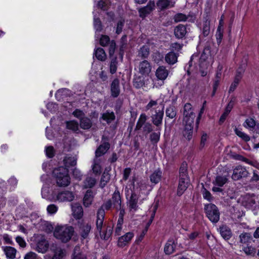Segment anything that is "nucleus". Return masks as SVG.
<instances>
[{
    "mask_svg": "<svg viewBox=\"0 0 259 259\" xmlns=\"http://www.w3.org/2000/svg\"><path fill=\"white\" fill-rule=\"evenodd\" d=\"M236 101V98L234 97H233L231 98V100L228 103L227 106L226 107L225 110L223 114L222 115V116L220 117V122H224V121L225 120L226 117L228 116L229 113L231 111L232 108L233 107L235 102Z\"/></svg>",
    "mask_w": 259,
    "mask_h": 259,
    "instance_id": "21",
    "label": "nucleus"
},
{
    "mask_svg": "<svg viewBox=\"0 0 259 259\" xmlns=\"http://www.w3.org/2000/svg\"><path fill=\"white\" fill-rule=\"evenodd\" d=\"M256 123V122L254 119L249 117L245 120L243 125L249 131H251V130H253V127H254Z\"/></svg>",
    "mask_w": 259,
    "mask_h": 259,
    "instance_id": "33",
    "label": "nucleus"
},
{
    "mask_svg": "<svg viewBox=\"0 0 259 259\" xmlns=\"http://www.w3.org/2000/svg\"><path fill=\"white\" fill-rule=\"evenodd\" d=\"M176 245L171 241H168L164 247V252L167 254H170L175 251Z\"/></svg>",
    "mask_w": 259,
    "mask_h": 259,
    "instance_id": "38",
    "label": "nucleus"
},
{
    "mask_svg": "<svg viewBox=\"0 0 259 259\" xmlns=\"http://www.w3.org/2000/svg\"><path fill=\"white\" fill-rule=\"evenodd\" d=\"M48 247V242L46 240H41L37 243L36 250L38 252L44 253L47 251Z\"/></svg>",
    "mask_w": 259,
    "mask_h": 259,
    "instance_id": "28",
    "label": "nucleus"
},
{
    "mask_svg": "<svg viewBox=\"0 0 259 259\" xmlns=\"http://www.w3.org/2000/svg\"><path fill=\"white\" fill-rule=\"evenodd\" d=\"M78 232L83 239L88 238L91 230V226L85 222L80 223L78 225Z\"/></svg>",
    "mask_w": 259,
    "mask_h": 259,
    "instance_id": "11",
    "label": "nucleus"
},
{
    "mask_svg": "<svg viewBox=\"0 0 259 259\" xmlns=\"http://www.w3.org/2000/svg\"><path fill=\"white\" fill-rule=\"evenodd\" d=\"M72 215L76 219H80L83 216V209L82 206L78 203L71 204Z\"/></svg>",
    "mask_w": 259,
    "mask_h": 259,
    "instance_id": "16",
    "label": "nucleus"
},
{
    "mask_svg": "<svg viewBox=\"0 0 259 259\" xmlns=\"http://www.w3.org/2000/svg\"><path fill=\"white\" fill-rule=\"evenodd\" d=\"M111 95L113 97H117L120 93L119 80L117 78L114 79L111 84Z\"/></svg>",
    "mask_w": 259,
    "mask_h": 259,
    "instance_id": "22",
    "label": "nucleus"
},
{
    "mask_svg": "<svg viewBox=\"0 0 259 259\" xmlns=\"http://www.w3.org/2000/svg\"><path fill=\"white\" fill-rule=\"evenodd\" d=\"M98 231L100 233V236L101 238L105 240H107L111 236L112 232V229L111 227H108L106 229V232L105 233H103V234H101V231L100 232L99 231Z\"/></svg>",
    "mask_w": 259,
    "mask_h": 259,
    "instance_id": "51",
    "label": "nucleus"
},
{
    "mask_svg": "<svg viewBox=\"0 0 259 259\" xmlns=\"http://www.w3.org/2000/svg\"><path fill=\"white\" fill-rule=\"evenodd\" d=\"M93 195L92 190H88L83 197V204L85 207H89L93 200Z\"/></svg>",
    "mask_w": 259,
    "mask_h": 259,
    "instance_id": "27",
    "label": "nucleus"
},
{
    "mask_svg": "<svg viewBox=\"0 0 259 259\" xmlns=\"http://www.w3.org/2000/svg\"><path fill=\"white\" fill-rule=\"evenodd\" d=\"M112 205L111 200H109L98 209L96 220V227L98 231L100 232L102 230L105 217V209L108 210Z\"/></svg>",
    "mask_w": 259,
    "mask_h": 259,
    "instance_id": "4",
    "label": "nucleus"
},
{
    "mask_svg": "<svg viewBox=\"0 0 259 259\" xmlns=\"http://www.w3.org/2000/svg\"><path fill=\"white\" fill-rule=\"evenodd\" d=\"M66 126L67 128L74 132L78 130V124L74 120L67 121L66 122Z\"/></svg>",
    "mask_w": 259,
    "mask_h": 259,
    "instance_id": "44",
    "label": "nucleus"
},
{
    "mask_svg": "<svg viewBox=\"0 0 259 259\" xmlns=\"http://www.w3.org/2000/svg\"><path fill=\"white\" fill-rule=\"evenodd\" d=\"M147 119V116L145 114H141L137 122L135 130H140L147 123L146 122Z\"/></svg>",
    "mask_w": 259,
    "mask_h": 259,
    "instance_id": "34",
    "label": "nucleus"
},
{
    "mask_svg": "<svg viewBox=\"0 0 259 259\" xmlns=\"http://www.w3.org/2000/svg\"><path fill=\"white\" fill-rule=\"evenodd\" d=\"M152 60L156 63H159L162 61L163 56L162 54L158 52H156L152 56Z\"/></svg>",
    "mask_w": 259,
    "mask_h": 259,
    "instance_id": "48",
    "label": "nucleus"
},
{
    "mask_svg": "<svg viewBox=\"0 0 259 259\" xmlns=\"http://www.w3.org/2000/svg\"><path fill=\"white\" fill-rule=\"evenodd\" d=\"M155 4L154 2L149 3L146 7L140 8L139 10V16L142 18H145L154 9Z\"/></svg>",
    "mask_w": 259,
    "mask_h": 259,
    "instance_id": "15",
    "label": "nucleus"
},
{
    "mask_svg": "<svg viewBox=\"0 0 259 259\" xmlns=\"http://www.w3.org/2000/svg\"><path fill=\"white\" fill-rule=\"evenodd\" d=\"M110 180V175L108 172H104L102 175L101 181H100V186L102 188L105 187V186L107 184L108 182Z\"/></svg>",
    "mask_w": 259,
    "mask_h": 259,
    "instance_id": "42",
    "label": "nucleus"
},
{
    "mask_svg": "<svg viewBox=\"0 0 259 259\" xmlns=\"http://www.w3.org/2000/svg\"><path fill=\"white\" fill-rule=\"evenodd\" d=\"M144 84V78L142 77H137L134 80V85L137 89L143 87Z\"/></svg>",
    "mask_w": 259,
    "mask_h": 259,
    "instance_id": "47",
    "label": "nucleus"
},
{
    "mask_svg": "<svg viewBox=\"0 0 259 259\" xmlns=\"http://www.w3.org/2000/svg\"><path fill=\"white\" fill-rule=\"evenodd\" d=\"M169 73V71L163 66H159L157 68L155 72V75L159 80H165Z\"/></svg>",
    "mask_w": 259,
    "mask_h": 259,
    "instance_id": "18",
    "label": "nucleus"
},
{
    "mask_svg": "<svg viewBox=\"0 0 259 259\" xmlns=\"http://www.w3.org/2000/svg\"><path fill=\"white\" fill-rule=\"evenodd\" d=\"M178 56L174 52H170L165 57V60L169 64H174L177 62Z\"/></svg>",
    "mask_w": 259,
    "mask_h": 259,
    "instance_id": "29",
    "label": "nucleus"
},
{
    "mask_svg": "<svg viewBox=\"0 0 259 259\" xmlns=\"http://www.w3.org/2000/svg\"><path fill=\"white\" fill-rule=\"evenodd\" d=\"M2 249L5 252L7 258L13 259L16 257L17 250L14 247L11 246H3Z\"/></svg>",
    "mask_w": 259,
    "mask_h": 259,
    "instance_id": "25",
    "label": "nucleus"
},
{
    "mask_svg": "<svg viewBox=\"0 0 259 259\" xmlns=\"http://www.w3.org/2000/svg\"><path fill=\"white\" fill-rule=\"evenodd\" d=\"M202 193L203 197L205 199H206L209 201H210L213 199V197L211 196L210 193L204 187L202 190Z\"/></svg>",
    "mask_w": 259,
    "mask_h": 259,
    "instance_id": "57",
    "label": "nucleus"
},
{
    "mask_svg": "<svg viewBox=\"0 0 259 259\" xmlns=\"http://www.w3.org/2000/svg\"><path fill=\"white\" fill-rule=\"evenodd\" d=\"M111 42L110 38L108 36L102 35L100 39V44L103 46L105 47L110 44Z\"/></svg>",
    "mask_w": 259,
    "mask_h": 259,
    "instance_id": "53",
    "label": "nucleus"
},
{
    "mask_svg": "<svg viewBox=\"0 0 259 259\" xmlns=\"http://www.w3.org/2000/svg\"><path fill=\"white\" fill-rule=\"evenodd\" d=\"M137 203L138 197L137 195L135 193H132L128 201V206L131 211H135L137 210L138 208Z\"/></svg>",
    "mask_w": 259,
    "mask_h": 259,
    "instance_id": "26",
    "label": "nucleus"
},
{
    "mask_svg": "<svg viewBox=\"0 0 259 259\" xmlns=\"http://www.w3.org/2000/svg\"><path fill=\"white\" fill-rule=\"evenodd\" d=\"M50 249L53 253L52 259H63L66 256L65 249L56 244H53Z\"/></svg>",
    "mask_w": 259,
    "mask_h": 259,
    "instance_id": "8",
    "label": "nucleus"
},
{
    "mask_svg": "<svg viewBox=\"0 0 259 259\" xmlns=\"http://www.w3.org/2000/svg\"><path fill=\"white\" fill-rule=\"evenodd\" d=\"M47 156L49 158H52L54 156L55 151L53 147L49 146L46 149Z\"/></svg>",
    "mask_w": 259,
    "mask_h": 259,
    "instance_id": "64",
    "label": "nucleus"
},
{
    "mask_svg": "<svg viewBox=\"0 0 259 259\" xmlns=\"http://www.w3.org/2000/svg\"><path fill=\"white\" fill-rule=\"evenodd\" d=\"M220 233L225 240L230 239L232 235L230 229L224 226L220 228Z\"/></svg>",
    "mask_w": 259,
    "mask_h": 259,
    "instance_id": "37",
    "label": "nucleus"
},
{
    "mask_svg": "<svg viewBox=\"0 0 259 259\" xmlns=\"http://www.w3.org/2000/svg\"><path fill=\"white\" fill-rule=\"evenodd\" d=\"M248 175V172L245 167L238 166L234 169L232 178L234 180H238L241 178L246 177Z\"/></svg>",
    "mask_w": 259,
    "mask_h": 259,
    "instance_id": "10",
    "label": "nucleus"
},
{
    "mask_svg": "<svg viewBox=\"0 0 259 259\" xmlns=\"http://www.w3.org/2000/svg\"><path fill=\"white\" fill-rule=\"evenodd\" d=\"M53 176L56 183L59 187H67L70 183V178L68 169L63 166L55 168L53 171Z\"/></svg>",
    "mask_w": 259,
    "mask_h": 259,
    "instance_id": "3",
    "label": "nucleus"
},
{
    "mask_svg": "<svg viewBox=\"0 0 259 259\" xmlns=\"http://www.w3.org/2000/svg\"><path fill=\"white\" fill-rule=\"evenodd\" d=\"M180 178H188L186 163H183L180 167Z\"/></svg>",
    "mask_w": 259,
    "mask_h": 259,
    "instance_id": "49",
    "label": "nucleus"
},
{
    "mask_svg": "<svg viewBox=\"0 0 259 259\" xmlns=\"http://www.w3.org/2000/svg\"><path fill=\"white\" fill-rule=\"evenodd\" d=\"M235 134L240 138H241L242 140H243L245 142H248L250 140V137L248 135H247L245 133L242 132L238 128L235 129Z\"/></svg>",
    "mask_w": 259,
    "mask_h": 259,
    "instance_id": "45",
    "label": "nucleus"
},
{
    "mask_svg": "<svg viewBox=\"0 0 259 259\" xmlns=\"http://www.w3.org/2000/svg\"><path fill=\"white\" fill-rule=\"evenodd\" d=\"M228 179L226 176H218L213 181V184L218 187H222L227 182Z\"/></svg>",
    "mask_w": 259,
    "mask_h": 259,
    "instance_id": "30",
    "label": "nucleus"
},
{
    "mask_svg": "<svg viewBox=\"0 0 259 259\" xmlns=\"http://www.w3.org/2000/svg\"><path fill=\"white\" fill-rule=\"evenodd\" d=\"M39 258L40 257L36 253L32 251L27 253L24 257V259H39Z\"/></svg>",
    "mask_w": 259,
    "mask_h": 259,
    "instance_id": "62",
    "label": "nucleus"
},
{
    "mask_svg": "<svg viewBox=\"0 0 259 259\" xmlns=\"http://www.w3.org/2000/svg\"><path fill=\"white\" fill-rule=\"evenodd\" d=\"M102 118L108 123H110L115 119V115L113 112H106L102 114Z\"/></svg>",
    "mask_w": 259,
    "mask_h": 259,
    "instance_id": "43",
    "label": "nucleus"
},
{
    "mask_svg": "<svg viewBox=\"0 0 259 259\" xmlns=\"http://www.w3.org/2000/svg\"><path fill=\"white\" fill-rule=\"evenodd\" d=\"M187 32L185 26L182 24H180L176 27L174 30V33L176 37L178 38H183L186 35Z\"/></svg>",
    "mask_w": 259,
    "mask_h": 259,
    "instance_id": "24",
    "label": "nucleus"
},
{
    "mask_svg": "<svg viewBox=\"0 0 259 259\" xmlns=\"http://www.w3.org/2000/svg\"><path fill=\"white\" fill-rule=\"evenodd\" d=\"M79 247H75L73 254V257L72 259H87L85 255L78 252Z\"/></svg>",
    "mask_w": 259,
    "mask_h": 259,
    "instance_id": "55",
    "label": "nucleus"
},
{
    "mask_svg": "<svg viewBox=\"0 0 259 259\" xmlns=\"http://www.w3.org/2000/svg\"><path fill=\"white\" fill-rule=\"evenodd\" d=\"M241 75L242 74H237L234 81L232 83L230 87L229 90V93L233 92L236 89L241 78Z\"/></svg>",
    "mask_w": 259,
    "mask_h": 259,
    "instance_id": "41",
    "label": "nucleus"
},
{
    "mask_svg": "<svg viewBox=\"0 0 259 259\" xmlns=\"http://www.w3.org/2000/svg\"><path fill=\"white\" fill-rule=\"evenodd\" d=\"M92 125L91 120L87 117H83L80 119V126L84 130L89 129Z\"/></svg>",
    "mask_w": 259,
    "mask_h": 259,
    "instance_id": "35",
    "label": "nucleus"
},
{
    "mask_svg": "<svg viewBox=\"0 0 259 259\" xmlns=\"http://www.w3.org/2000/svg\"><path fill=\"white\" fill-rule=\"evenodd\" d=\"M183 115V124L184 125L183 135L187 139L190 140L192 137L194 120L195 118V114L193 112L191 104L187 103L185 104Z\"/></svg>",
    "mask_w": 259,
    "mask_h": 259,
    "instance_id": "1",
    "label": "nucleus"
},
{
    "mask_svg": "<svg viewBox=\"0 0 259 259\" xmlns=\"http://www.w3.org/2000/svg\"><path fill=\"white\" fill-rule=\"evenodd\" d=\"M187 19V17L186 15L182 13H178L174 17V20L176 22L181 21H185Z\"/></svg>",
    "mask_w": 259,
    "mask_h": 259,
    "instance_id": "52",
    "label": "nucleus"
},
{
    "mask_svg": "<svg viewBox=\"0 0 259 259\" xmlns=\"http://www.w3.org/2000/svg\"><path fill=\"white\" fill-rule=\"evenodd\" d=\"M210 55V47L209 46H206L204 48L203 51L199 59V66L200 67L204 69L207 68L208 63L207 62V59Z\"/></svg>",
    "mask_w": 259,
    "mask_h": 259,
    "instance_id": "7",
    "label": "nucleus"
},
{
    "mask_svg": "<svg viewBox=\"0 0 259 259\" xmlns=\"http://www.w3.org/2000/svg\"><path fill=\"white\" fill-rule=\"evenodd\" d=\"M210 32V21L206 20L203 24L202 34L204 36L208 35Z\"/></svg>",
    "mask_w": 259,
    "mask_h": 259,
    "instance_id": "46",
    "label": "nucleus"
},
{
    "mask_svg": "<svg viewBox=\"0 0 259 259\" xmlns=\"http://www.w3.org/2000/svg\"><path fill=\"white\" fill-rule=\"evenodd\" d=\"M74 232L73 227L68 225L57 226L56 227L54 235L56 238L63 242L69 241Z\"/></svg>",
    "mask_w": 259,
    "mask_h": 259,
    "instance_id": "2",
    "label": "nucleus"
},
{
    "mask_svg": "<svg viewBox=\"0 0 259 259\" xmlns=\"http://www.w3.org/2000/svg\"><path fill=\"white\" fill-rule=\"evenodd\" d=\"M163 108L162 106L161 110L158 109L155 111V114L152 116V122L157 126L161 125L163 116Z\"/></svg>",
    "mask_w": 259,
    "mask_h": 259,
    "instance_id": "14",
    "label": "nucleus"
},
{
    "mask_svg": "<svg viewBox=\"0 0 259 259\" xmlns=\"http://www.w3.org/2000/svg\"><path fill=\"white\" fill-rule=\"evenodd\" d=\"M243 250L247 255H253L255 253V249L251 246L244 247Z\"/></svg>",
    "mask_w": 259,
    "mask_h": 259,
    "instance_id": "59",
    "label": "nucleus"
},
{
    "mask_svg": "<svg viewBox=\"0 0 259 259\" xmlns=\"http://www.w3.org/2000/svg\"><path fill=\"white\" fill-rule=\"evenodd\" d=\"M112 201L113 206L117 209H120L121 205V199L119 191L116 189L114 191L111 202Z\"/></svg>",
    "mask_w": 259,
    "mask_h": 259,
    "instance_id": "19",
    "label": "nucleus"
},
{
    "mask_svg": "<svg viewBox=\"0 0 259 259\" xmlns=\"http://www.w3.org/2000/svg\"><path fill=\"white\" fill-rule=\"evenodd\" d=\"M162 172L159 170H156L150 176V181L154 184L158 183L161 180Z\"/></svg>",
    "mask_w": 259,
    "mask_h": 259,
    "instance_id": "31",
    "label": "nucleus"
},
{
    "mask_svg": "<svg viewBox=\"0 0 259 259\" xmlns=\"http://www.w3.org/2000/svg\"><path fill=\"white\" fill-rule=\"evenodd\" d=\"M224 32V28H217L215 37L217 43L220 44L221 42Z\"/></svg>",
    "mask_w": 259,
    "mask_h": 259,
    "instance_id": "54",
    "label": "nucleus"
},
{
    "mask_svg": "<svg viewBox=\"0 0 259 259\" xmlns=\"http://www.w3.org/2000/svg\"><path fill=\"white\" fill-rule=\"evenodd\" d=\"M96 183V180L91 177L87 178L84 181L83 187L84 188H92Z\"/></svg>",
    "mask_w": 259,
    "mask_h": 259,
    "instance_id": "40",
    "label": "nucleus"
},
{
    "mask_svg": "<svg viewBox=\"0 0 259 259\" xmlns=\"http://www.w3.org/2000/svg\"><path fill=\"white\" fill-rule=\"evenodd\" d=\"M41 195L42 197L46 199H54V197L51 198L49 195V189L47 187H42Z\"/></svg>",
    "mask_w": 259,
    "mask_h": 259,
    "instance_id": "56",
    "label": "nucleus"
},
{
    "mask_svg": "<svg viewBox=\"0 0 259 259\" xmlns=\"http://www.w3.org/2000/svg\"><path fill=\"white\" fill-rule=\"evenodd\" d=\"M75 198L74 194L71 191H64L58 194L56 200L60 202L71 201Z\"/></svg>",
    "mask_w": 259,
    "mask_h": 259,
    "instance_id": "9",
    "label": "nucleus"
},
{
    "mask_svg": "<svg viewBox=\"0 0 259 259\" xmlns=\"http://www.w3.org/2000/svg\"><path fill=\"white\" fill-rule=\"evenodd\" d=\"M250 238V235L249 234L245 233H242L240 235V241L241 243L247 242Z\"/></svg>",
    "mask_w": 259,
    "mask_h": 259,
    "instance_id": "63",
    "label": "nucleus"
},
{
    "mask_svg": "<svg viewBox=\"0 0 259 259\" xmlns=\"http://www.w3.org/2000/svg\"><path fill=\"white\" fill-rule=\"evenodd\" d=\"M137 67L138 72L143 75H148L152 70L151 63L146 60L140 62Z\"/></svg>",
    "mask_w": 259,
    "mask_h": 259,
    "instance_id": "6",
    "label": "nucleus"
},
{
    "mask_svg": "<svg viewBox=\"0 0 259 259\" xmlns=\"http://www.w3.org/2000/svg\"><path fill=\"white\" fill-rule=\"evenodd\" d=\"M166 115L170 118H174L176 115V111L173 106L168 107L166 110Z\"/></svg>",
    "mask_w": 259,
    "mask_h": 259,
    "instance_id": "50",
    "label": "nucleus"
},
{
    "mask_svg": "<svg viewBox=\"0 0 259 259\" xmlns=\"http://www.w3.org/2000/svg\"><path fill=\"white\" fill-rule=\"evenodd\" d=\"M110 148V145L108 143L101 145L96 150L95 157L100 158L105 154Z\"/></svg>",
    "mask_w": 259,
    "mask_h": 259,
    "instance_id": "23",
    "label": "nucleus"
},
{
    "mask_svg": "<svg viewBox=\"0 0 259 259\" xmlns=\"http://www.w3.org/2000/svg\"><path fill=\"white\" fill-rule=\"evenodd\" d=\"M63 163L66 167H70L76 164V160L74 157L66 156L63 159Z\"/></svg>",
    "mask_w": 259,
    "mask_h": 259,
    "instance_id": "36",
    "label": "nucleus"
},
{
    "mask_svg": "<svg viewBox=\"0 0 259 259\" xmlns=\"http://www.w3.org/2000/svg\"><path fill=\"white\" fill-rule=\"evenodd\" d=\"M134 234L133 232H129L124 235L118 238L117 245L119 247H122L128 245L134 237Z\"/></svg>",
    "mask_w": 259,
    "mask_h": 259,
    "instance_id": "12",
    "label": "nucleus"
},
{
    "mask_svg": "<svg viewBox=\"0 0 259 259\" xmlns=\"http://www.w3.org/2000/svg\"><path fill=\"white\" fill-rule=\"evenodd\" d=\"M149 55V48L147 46L141 47L138 53V56L143 58H147Z\"/></svg>",
    "mask_w": 259,
    "mask_h": 259,
    "instance_id": "39",
    "label": "nucleus"
},
{
    "mask_svg": "<svg viewBox=\"0 0 259 259\" xmlns=\"http://www.w3.org/2000/svg\"><path fill=\"white\" fill-rule=\"evenodd\" d=\"M189 182V178H180L177 191V194L179 196H181L184 193L188 188Z\"/></svg>",
    "mask_w": 259,
    "mask_h": 259,
    "instance_id": "13",
    "label": "nucleus"
},
{
    "mask_svg": "<svg viewBox=\"0 0 259 259\" xmlns=\"http://www.w3.org/2000/svg\"><path fill=\"white\" fill-rule=\"evenodd\" d=\"M95 55L97 59L100 61H105L106 55L103 49L98 48L95 50Z\"/></svg>",
    "mask_w": 259,
    "mask_h": 259,
    "instance_id": "32",
    "label": "nucleus"
},
{
    "mask_svg": "<svg viewBox=\"0 0 259 259\" xmlns=\"http://www.w3.org/2000/svg\"><path fill=\"white\" fill-rule=\"evenodd\" d=\"M117 62L116 58L111 60L110 66V71L112 74H114L116 72L117 70Z\"/></svg>",
    "mask_w": 259,
    "mask_h": 259,
    "instance_id": "60",
    "label": "nucleus"
},
{
    "mask_svg": "<svg viewBox=\"0 0 259 259\" xmlns=\"http://www.w3.org/2000/svg\"><path fill=\"white\" fill-rule=\"evenodd\" d=\"M205 210L209 220L213 222L217 223L220 219V212L217 207L213 204L210 203L205 206Z\"/></svg>",
    "mask_w": 259,
    "mask_h": 259,
    "instance_id": "5",
    "label": "nucleus"
},
{
    "mask_svg": "<svg viewBox=\"0 0 259 259\" xmlns=\"http://www.w3.org/2000/svg\"><path fill=\"white\" fill-rule=\"evenodd\" d=\"M102 161L101 158L95 157L93 160V163L92 165L93 172L95 175H100L101 172V163Z\"/></svg>",
    "mask_w": 259,
    "mask_h": 259,
    "instance_id": "20",
    "label": "nucleus"
},
{
    "mask_svg": "<svg viewBox=\"0 0 259 259\" xmlns=\"http://www.w3.org/2000/svg\"><path fill=\"white\" fill-rule=\"evenodd\" d=\"M231 157L233 158L234 159L238 160H241L246 162V163H249L250 164H252L251 162H249L248 159L244 158L242 156L239 155L238 154H232L231 155Z\"/></svg>",
    "mask_w": 259,
    "mask_h": 259,
    "instance_id": "58",
    "label": "nucleus"
},
{
    "mask_svg": "<svg viewBox=\"0 0 259 259\" xmlns=\"http://www.w3.org/2000/svg\"><path fill=\"white\" fill-rule=\"evenodd\" d=\"M158 9L162 11L174 7L175 2L171 0H159L156 3Z\"/></svg>",
    "mask_w": 259,
    "mask_h": 259,
    "instance_id": "17",
    "label": "nucleus"
},
{
    "mask_svg": "<svg viewBox=\"0 0 259 259\" xmlns=\"http://www.w3.org/2000/svg\"><path fill=\"white\" fill-rule=\"evenodd\" d=\"M160 138V133H153L150 136V139L153 143H157Z\"/></svg>",
    "mask_w": 259,
    "mask_h": 259,
    "instance_id": "61",
    "label": "nucleus"
}]
</instances>
